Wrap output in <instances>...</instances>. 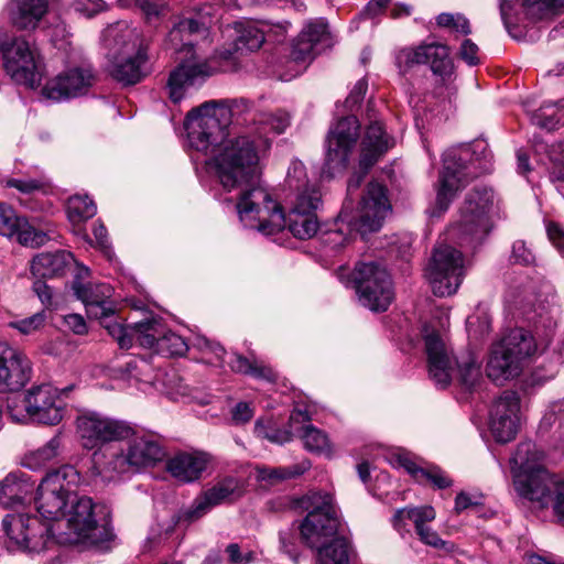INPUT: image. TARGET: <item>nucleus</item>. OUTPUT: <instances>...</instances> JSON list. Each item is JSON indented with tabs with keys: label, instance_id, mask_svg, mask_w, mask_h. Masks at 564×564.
<instances>
[{
	"label": "nucleus",
	"instance_id": "obj_1",
	"mask_svg": "<svg viewBox=\"0 0 564 564\" xmlns=\"http://www.w3.org/2000/svg\"><path fill=\"white\" fill-rule=\"evenodd\" d=\"M230 109L218 101H207L192 109L185 119V129L191 147L205 154H214L223 145L213 162L223 187L231 192L240 189V197L258 184L260 159L271 147L270 134H280L290 124L284 111L261 112L254 119V128L234 139H227Z\"/></svg>",
	"mask_w": 564,
	"mask_h": 564
},
{
	"label": "nucleus",
	"instance_id": "obj_2",
	"mask_svg": "<svg viewBox=\"0 0 564 564\" xmlns=\"http://www.w3.org/2000/svg\"><path fill=\"white\" fill-rule=\"evenodd\" d=\"M91 498L77 492L69 497L68 507L62 517V530L42 522L36 516L7 514L2 521L9 538V547L28 552L44 550L51 538L67 544L84 543L106 549L113 539L108 520L97 522Z\"/></svg>",
	"mask_w": 564,
	"mask_h": 564
},
{
	"label": "nucleus",
	"instance_id": "obj_3",
	"mask_svg": "<svg viewBox=\"0 0 564 564\" xmlns=\"http://www.w3.org/2000/svg\"><path fill=\"white\" fill-rule=\"evenodd\" d=\"M394 145V140L386 132L380 121L371 122L360 143L359 172L354 173L347 184V198L344 202L339 218L349 227L366 236L380 230L383 220L391 212L387 188L382 184L371 182L367 186L356 215H352V194L364 181L368 171Z\"/></svg>",
	"mask_w": 564,
	"mask_h": 564
},
{
	"label": "nucleus",
	"instance_id": "obj_4",
	"mask_svg": "<svg viewBox=\"0 0 564 564\" xmlns=\"http://www.w3.org/2000/svg\"><path fill=\"white\" fill-rule=\"evenodd\" d=\"M207 26L193 18H183L174 23L165 40L166 50L176 55L177 66L171 70L166 89L170 99L177 104L186 97L189 88L202 84L212 76V67L199 61L195 54L194 42L205 34Z\"/></svg>",
	"mask_w": 564,
	"mask_h": 564
},
{
	"label": "nucleus",
	"instance_id": "obj_5",
	"mask_svg": "<svg viewBox=\"0 0 564 564\" xmlns=\"http://www.w3.org/2000/svg\"><path fill=\"white\" fill-rule=\"evenodd\" d=\"M239 218L245 227L270 236L288 227L290 232L302 240L312 238L318 230L315 214L289 213L288 218L281 206L272 199L264 187H253L237 203Z\"/></svg>",
	"mask_w": 564,
	"mask_h": 564
},
{
	"label": "nucleus",
	"instance_id": "obj_6",
	"mask_svg": "<svg viewBox=\"0 0 564 564\" xmlns=\"http://www.w3.org/2000/svg\"><path fill=\"white\" fill-rule=\"evenodd\" d=\"M425 333L429 375L435 383L445 388L456 373L463 386L473 388L481 378L477 359L471 354H467L453 360L444 338L435 330L429 332L425 328Z\"/></svg>",
	"mask_w": 564,
	"mask_h": 564
},
{
	"label": "nucleus",
	"instance_id": "obj_7",
	"mask_svg": "<svg viewBox=\"0 0 564 564\" xmlns=\"http://www.w3.org/2000/svg\"><path fill=\"white\" fill-rule=\"evenodd\" d=\"M301 507L307 511L299 525L303 542L321 546L341 533L343 523L334 497L328 492L313 491L301 499Z\"/></svg>",
	"mask_w": 564,
	"mask_h": 564
},
{
	"label": "nucleus",
	"instance_id": "obj_8",
	"mask_svg": "<svg viewBox=\"0 0 564 564\" xmlns=\"http://www.w3.org/2000/svg\"><path fill=\"white\" fill-rule=\"evenodd\" d=\"M494 206L492 191L475 187L468 192L459 208L457 220L449 229V235L460 245L476 246L481 243L494 227L491 210Z\"/></svg>",
	"mask_w": 564,
	"mask_h": 564
},
{
	"label": "nucleus",
	"instance_id": "obj_9",
	"mask_svg": "<svg viewBox=\"0 0 564 564\" xmlns=\"http://www.w3.org/2000/svg\"><path fill=\"white\" fill-rule=\"evenodd\" d=\"M535 350L536 345L529 332L511 329L491 350L486 369L488 378L501 384L518 377Z\"/></svg>",
	"mask_w": 564,
	"mask_h": 564
},
{
	"label": "nucleus",
	"instance_id": "obj_10",
	"mask_svg": "<svg viewBox=\"0 0 564 564\" xmlns=\"http://www.w3.org/2000/svg\"><path fill=\"white\" fill-rule=\"evenodd\" d=\"M79 481V473L73 466L64 465L50 471L37 487L36 510L44 521L54 522L57 530H62V517Z\"/></svg>",
	"mask_w": 564,
	"mask_h": 564
},
{
	"label": "nucleus",
	"instance_id": "obj_11",
	"mask_svg": "<svg viewBox=\"0 0 564 564\" xmlns=\"http://www.w3.org/2000/svg\"><path fill=\"white\" fill-rule=\"evenodd\" d=\"M471 158L469 145L449 149L443 159V170L438 178V188L433 216L445 213L457 192L478 176V172L468 163Z\"/></svg>",
	"mask_w": 564,
	"mask_h": 564
},
{
	"label": "nucleus",
	"instance_id": "obj_12",
	"mask_svg": "<svg viewBox=\"0 0 564 564\" xmlns=\"http://www.w3.org/2000/svg\"><path fill=\"white\" fill-rule=\"evenodd\" d=\"M123 37L121 48L110 55L108 72L124 86L135 85L149 73V43L134 30H128Z\"/></svg>",
	"mask_w": 564,
	"mask_h": 564
},
{
	"label": "nucleus",
	"instance_id": "obj_13",
	"mask_svg": "<svg viewBox=\"0 0 564 564\" xmlns=\"http://www.w3.org/2000/svg\"><path fill=\"white\" fill-rule=\"evenodd\" d=\"M351 283L360 303L373 312H384L394 300L393 283L388 271L376 262L358 263Z\"/></svg>",
	"mask_w": 564,
	"mask_h": 564
},
{
	"label": "nucleus",
	"instance_id": "obj_14",
	"mask_svg": "<svg viewBox=\"0 0 564 564\" xmlns=\"http://www.w3.org/2000/svg\"><path fill=\"white\" fill-rule=\"evenodd\" d=\"M463 276V253L447 245L435 247L425 268V278L433 293L436 296H449L456 293Z\"/></svg>",
	"mask_w": 564,
	"mask_h": 564
},
{
	"label": "nucleus",
	"instance_id": "obj_15",
	"mask_svg": "<svg viewBox=\"0 0 564 564\" xmlns=\"http://www.w3.org/2000/svg\"><path fill=\"white\" fill-rule=\"evenodd\" d=\"M360 123L355 116L339 119L326 137V154L323 174L333 177L346 170L349 156L359 138Z\"/></svg>",
	"mask_w": 564,
	"mask_h": 564
},
{
	"label": "nucleus",
	"instance_id": "obj_16",
	"mask_svg": "<svg viewBox=\"0 0 564 564\" xmlns=\"http://www.w3.org/2000/svg\"><path fill=\"white\" fill-rule=\"evenodd\" d=\"M124 452L117 454L111 462L112 469L119 474L130 469L139 471L154 467L166 455L159 435L153 433L134 434Z\"/></svg>",
	"mask_w": 564,
	"mask_h": 564
},
{
	"label": "nucleus",
	"instance_id": "obj_17",
	"mask_svg": "<svg viewBox=\"0 0 564 564\" xmlns=\"http://www.w3.org/2000/svg\"><path fill=\"white\" fill-rule=\"evenodd\" d=\"M77 433L85 448L96 449L107 443L129 438L132 427L123 421L90 412L77 419Z\"/></svg>",
	"mask_w": 564,
	"mask_h": 564
},
{
	"label": "nucleus",
	"instance_id": "obj_18",
	"mask_svg": "<svg viewBox=\"0 0 564 564\" xmlns=\"http://www.w3.org/2000/svg\"><path fill=\"white\" fill-rule=\"evenodd\" d=\"M397 64L403 73L415 65L429 64L433 74L443 82L449 80L454 73L448 46L435 42L401 50L397 55Z\"/></svg>",
	"mask_w": 564,
	"mask_h": 564
},
{
	"label": "nucleus",
	"instance_id": "obj_19",
	"mask_svg": "<svg viewBox=\"0 0 564 564\" xmlns=\"http://www.w3.org/2000/svg\"><path fill=\"white\" fill-rule=\"evenodd\" d=\"M26 415L34 422L56 425L65 414L66 403L61 392L51 384L35 386L23 398Z\"/></svg>",
	"mask_w": 564,
	"mask_h": 564
},
{
	"label": "nucleus",
	"instance_id": "obj_20",
	"mask_svg": "<svg viewBox=\"0 0 564 564\" xmlns=\"http://www.w3.org/2000/svg\"><path fill=\"white\" fill-rule=\"evenodd\" d=\"M520 398L513 391H503L492 403L489 429L499 443L512 441L520 427Z\"/></svg>",
	"mask_w": 564,
	"mask_h": 564
},
{
	"label": "nucleus",
	"instance_id": "obj_21",
	"mask_svg": "<svg viewBox=\"0 0 564 564\" xmlns=\"http://www.w3.org/2000/svg\"><path fill=\"white\" fill-rule=\"evenodd\" d=\"M32 377V364L20 349L0 343V392L23 388Z\"/></svg>",
	"mask_w": 564,
	"mask_h": 564
},
{
	"label": "nucleus",
	"instance_id": "obj_22",
	"mask_svg": "<svg viewBox=\"0 0 564 564\" xmlns=\"http://www.w3.org/2000/svg\"><path fill=\"white\" fill-rule=\"evenodd\" d=\"M95 79L89 67L70 68L50 79L43 87L42 94L54 101L78 97L89 90Z\"/></svg>",
	"mask_w": 564,
	"mask_h": 564
},
{
	"label": "nucleus",
	"instance_id": "obj_23",
	"mask_svg": "<svg viewBox=\"0 0 564 564\" xmlns=\"http://www.w3.org/2000/svg\"><path fill=\"white\" fill-rule=\"evenodd\" d=\"M561 480L560 476L551 474L546 468H540L527 474L517 473L513 485L519 496L546 508Z\"/></svg>",
	"mask_w": 564,
	"mask_h": 564
},
{
	"label": "nucleus",
	"instance_id": "obj_24",
	"mask_svg": "<svg viewBox=\"0 0 564 564\" xmlns=\"http://www.w3.org/2000/svg\"><path fill=\"white\" fill-rule=\"evenodd\" d=\"M75 294L85 304L90 317L105 321L115 314V306L110 300L112 288L107 283H86L74 286Z\"/></svg>",
	"mask_w": 564,
	"mask_h": 564
},
{
	"label": "nucleus",
	"instance_id": "obj_25",
	"mask_svg": "<svg viewBox=\"0 0 564 564\" xmlns=\"http://www.w3.org/2000/svg\"><path fill=\"white\" fill-rule=\"evenodd\" d=\"M329 40L328 24L324 19L308 21L292 45L291 56L296 62L314 58L318 45Z\"/></svg>",
	"mask_w": 564,
	"mask_h": 564
},
{
	"label": "nucleus",
	"instance_id": "obj_26",
	"mask_svg": "<svg viewBox=\"0 0 564 564\" xmlns=\"http://www.w3.org/2000/svg\"><path fill=\"white\" fill-rule=\"evenodd\" d=\"M308 421L310 415L307 411L295 410L290 415V429L299 434L304 447L308 452L329 455L332 447L327 434L307 423Z\"/></svg>",
	"mask_w": 564,
	"mask_h": 564
},
{
	"label": "nucleus",
	"instance_id": "obj_27",
	"mask_svg": "<svg viewBox=\"0 0 564 564\" xmlns=\"http://www.w3.org/2000/svg\"><path fill=\"white\" fill-rule=\"evenodd\" d=\"M209 456L202 452H180L166 463L167 471L178 481L197 480L207 468Z\"/></svg>",
	"mask_w": 564,
	"mask_h": 564
},
{
	"label": "nucleus",
	"instance_id": "obj_28",
	"mask_svg": "<svg viewBox=\"0 0 564 564\" xmlns=\"http://www.w3.org/2000/svg\"><path fill=\"white\" fill-rule=\"evenodd\" d=\"M34 489V482L22 471H11L0 480V507L4 509L23 505Z\"/></svg>",
	"mask_w": 564,
	"mask_h": 564
},
{
	"label": "nucleus",
	"instance_id": "obj_29",
	"mask_svg": "<svg viewBox=\"0 0 564 564\" xmlns=\"http://www.w3.org/2000/svg\"><path fill=\"white\" fill-rule=\"evenodd\" d=\"M50 0H12L10 19L19 30H35L48 12Z\"/></svg>",
	"mask_w": 564,
	"mask_h": 564
},
{
	"label": "nucleus",
	"instance_id": "obj_30",
	"mask_svg": "<svg viewBox=\"0 0 564 564\" xmlns=\"http://www.w3.org/2000/svg\"><path fill=\"white\" fill-rule=\"evenodd\" d=\"M73 257L65 250L43 252L33 258L31 272L36 279H52L65 273Z\"/></svg>",
	"mask_w": 564,
	"mask_h": 564
},
{
	"label": "nucleus",
	"instance_id": "obj_31",
	"mask_svg": "<svg viewBox=\"0 0 564 564\" xmlns=\"http://www.w3.org/2000/svg\"><path fill=\"white\" fill-rule=\"evenodd\" d=\"M542 459L543 453L538 449L534 443L530 441L520 443L510 458L512 478L516 479L517 473L523 471L527 474L544 468L541 464Z\"/></svg>",
	"mask_w": 564,
	"mask_h": 564
},
{
	"label": "nucleus",
	"instance_id": "obj_32",
	"mask_svg": "<svg viewBox=\"0 0 564 564\" xmlns=\"http://www.w3.org/2000/svg\"><path fill=\"white\" fill-rule=\"evenodd\" d=\"M314 549L317 550V564H349L352 551L350 540L341 533Z\"/></svg>",
	"mask_w": 564,
	"mask_h": 564
},
{
	"label": "nucleus",
	"instance_id": "obj_33",
	"mask_svg": "<svg viewBox=\"0 0 564 564\" xmlns=\"http://www.w3.org/2000/svg\"><path fill=\"white\" fill-rule=\"evenodd\" d=\"M163 325L156 318H148L130 325L132 345L138 344L143 348H156Z\"/></svg>",
	"mask_w": 564,
	"mask_h": 564
},
{
	"label": "nucleus",
	"instance_id": "obj_34",
	"mask_svg": "<svg viewBox=\"0 0 564 564\" xmlns=\"http://www.w3.org/2000/svg\"><path fill=\"white\" fill-rule=\"evenodd\" d=\"M235 30L237 35L232 44L242 54L259 50L264 42L263 32L251 23H236Z\"/></svg>",
	"mask_w": 564,
	"mask_h": 564
},
{
	"label": "nucleus",
	"instance_id": "obj_35",
	"mask_svg": "<svg viewBox=\"0 0 564 564\" xmlns=\"http://www.w3.org/2000/svg\"><path fill=\"white\" fill-rule=\"evenodd\" d=\"M61 454V437L55 435L42 447L30 452L24 457V466L30 469H39L53 463Z\"/></svg>",
	"mask_w": 564,
	"mask_h": 564
},
{
	"label": "nucleus",
	"instance_id": "obj_36",
	"mask_svg": "<svg viewBox=\"0 0 564 564\" xmlns=\"http://www.w3.org/2000/svg\"><path fill=\"white\" fill-rule=\"evenodd\" d=\"M97 207L87 195H74L67 200V215L73 224H79L93 218Z\"/></svg>",
	"mask_w": 564,
	"mask_h": 564
},
{
	"label": "nucleus",
	"instance_id": "obj_37",
	"mask_svg": "<svg viewBox=\"0 0 564 564\" xmlns=\"http://www.w3.org/2000/svg\"><path fill=\"white\" fill-rule=\"evenodd\" d=\"M228 364L230 368L236 372L250 375L256 378H262L267 380L274 379V372L270 367L259 364L256 360H249L242 355H232Z\"/></svg>",
	"mask_w": 564,
	"mask_h": 564
},
{
	"label": "nucleus",
	"instance_id": "obj_38",
	"mask_svg": "<svg viewBox=\"0 0 564 564\" xmlns=\"http://www.w3.org/2000/svg\"><path fill=\"white\" fill-rule=\"evenodd\" d=\"M531 121L533 124L551 131L564 124V112L557 105H543L531 115Z\"/></svg>",
	"mask_w": 564,
	"mask_h": 564
},
{
	"label": "nucleus",
	"instance_id": "obj_39",
	"mask_svg": "<svg viewBox=\"0 0 564 564\" xmlns=\"http://www.w3.org/2000/svg\"><path fill=\"white\" fill-rule=\"evenodd\" d=\"M435 510L431 506H422L414 508H404L395 511L393 516L394 527H398L401 521L405 518L410 519L415 530L429 525V522H432L435 519Z\"/></svg>",
	"mask_w": 564,
	"mask_h": 564
},
{
	"label": "nucleus",
	"instance_id": "obj_40",
	"mask_svg": "<svg viewBox=\"0 0 564 564\" xmlns=\"http://www.w3.org/2000/svg\"><path fill=\"white\" fill-rule=\"evenodd\" d=\"M241 55L242 53L240 51H236V46L234 44L229 45V47H224L217 51L212 58V62L216 63L217 67L207 63L213 69L212 75L216 70L224 73L237 70L240 65Z\"/></svg>",
	"mask_w": 564,
	"mask_h": 564
},
{
	"label": "nucleus",
	"instance_id": "obj_41",
	"mask_svg": "<svg viewBox=\"0 0 564 564\" xmlns=\"http://www.w3.org/2000/svg\"><path fill=\"white\" fill-rule=\"evenodd\" d=\"M238 490V480L232 477H227L218 481L215 486L205 491L207 499L214 506H218L223 502L230 500V498Z\"/></svg>",
	"mask_w": 564,
	"mask_h": 564
},
{
	"label": "nucleus",
	"instance_id": "obj_42",
	"mask_svg": "<svg viewBox=\"0 0 564 564\" xmlns=\"http://www.w3.org/2000/svg\"><path fill=\"white\" fill-rule=\"evenodd\" d=\"M156 349L159 352L167 356H183L188 349V346L183 337L180 335L162 329Z\"/></svg>",
	"mask_w": 564,
	"mask_h": 564
},
{
	"label": "nucleus",
	"instance_id": "obj_43",
	"mask_svg": "<svg viewBox=\"0 0 564 564\" xmlns=\"http://www.w3.org/2000/svg\"><path fill=\"white\" fill-rule=\"evenodd\" d=\"M436 23L441 28L463 35H468L471 32L469 20L462 13H441L436 18Z\"/></svg>",
	"mask_w": 564,
	"mask_h": 564
},
{
	"label": "nucleus",
	"instance_id": "obj_44",
	"mask_svg": "<svg viewBox=\"0 0 564 564\" xmlns=\"http://www.w3.org/2000/svg\"><path fill=\"white\" fill-rule=\"evenodd\" d=\"M18 241L26 247H41L47 240V235L41 230H36L24 218L19 227V231L14 235Z\"/></svg>",
	"mask_w": 564,
	"mask_h": 564
},
{
	"label": "nucleus",
	"instance_id": "obj_45",
	"mask_svg": "<svg viewBox=\"0 0 564 564\" xmlns=\"http://www.w3.org/2000/svg\"><path fill=\"white\" fill-rule=\"evenodd\" d=\"M319 202L321 194L317 189L305 188L303 192L296 195L295 202L290 212L314 214V210L318 207Z\"/></svg>",
	"mask_w": 564,
	"mask_h": 564
},
{
	"label": "nucleus",
	"instance_id": "obj_46",
	"mask_svg": "<svg viewBox=\"0 0 564 564\" xmlns=\"http://www.w3.org/2000/svg\"><path fill=\"white\" fill-rule=\"evenodd\" d=\"M23 219L18 217L10 206L0 204V235L14 237Z\"/></svg>",
	"mask_w": 564,
	"mask_h": 564
},
{
	"label": "nucleus",
	"instance_id": "obj_47",
	"mask_svg": "<svg viewBox=\"0 0 564 564\" xmlns=\"http://www.w3.org/2000/svg\"><path fill=\"white\" fill-rule=\"evenodd\" d=\"M46 315L44 312H39L30 317L14 321L10 323L12 328L18 329L23 335H31L41 329L45 324Z\"/></svg>",
	"mask_w": 564,
	"mask_h": 564
},
{
	"label": "nucleus",
	"instance_id": "obj_48",
	"mask_svg": "<svg viewBox=\"0 0 564 564\" xmlns=\"http://www.w3.org/2000/svg\"><path fill=\"white\" fill-rule=\"evenodd\" d=\"M109 335L117 340L120 348L128 349L132 347V337L130 335V325H122L117 322H102Z\"/></svg>",
	"mask_w": 564,
	"mask_h": 564
},
{
	"label": "nucleus",
	"instance_id": "obj_49",
	"mask_svg": "<svg viewBox=\"0 0 564 564\" xmlns=\"http://www.w3.org/2000/svg\"><path fill=\"white\" fill-rule=\"evenodd\" d=\"M213 507L209 499H207V496L204 494L200 497H197L193 505L186 509L182 516L181 519L188 522H194L205 516Z\"/></svg>",
	"mask_w": 564,
	"mask_h": 564
},
{
	"label": "nucleus",
	"instance_id": "obj_50",
	"mask_svg": "<svg viewBox=\"0 0 564 564\" xmlns=\"http://www.w3.org/2000/svg\"><path fill=\"white\" fill-rule=\"evenodd\" d=\"M8 187L17 188L22 194H32L44 189L43 178H11L7 181Z\"/></svg>",
	"mask_w": 564,
	"mask_h": 564
},
{
	"label": "nucleus",
	"instance_id": "obj_51",
	"mask_svg": "<svg viewBox=\"0 0 564 564\" xmlns=\"http://www.w3.org/2000/svg\"><path fill=\"white\" fill-rule=\"evenodd\" d=\"M420 541L425 545L432 546L438 550H448V542L442 540L436 531L431 527L425 525L415 530Z\"/></svg>",
	"mask_w": 564,
	"mask_h": 564
},
{
	"label": "nucleus",
	"instance_id": "obj_52",
	"mask_svg": "<svg viewBox=\"0 0 564 564\" xmlns=\"http://www.w3.org/2000/svg\"><path fill=\"white\" fill-rule=\"evenodd\" d=\"M308 468H310V463L302 462L301 464H296L293 466L275 468V469L271 470V473L269 474L268 477L272 478V479H279V480L295 478V477L304 474Z\"/></svg>",
	"mask_w": 564,
	"mask_h": 564
},
{
	"label": "nucleus",
	"instance_id": "obj_53",
	"mask_svg": "<svg viewBox=\"0 0 564 564\" xmlns=\"http://www.w3.org/2000/svg\"><path fill=\"white\" fill-rule=\"evenodd\" d=\"M423 481H430L438 489H445L452 485V480L437 466L424 468V476L421 482Z\"/></svg>",
	"mask_w": 564,
	"mask_h": 564
},
{
	"label": "nucleus",
	"instance_id": "obj_54",
	"mask_svg": "<svg viewBox=\"0 0 564 564\" xmlns=\"http://www.w3.org/2000/svg\"><path fill=\"white\" fill-rule=\"evenodd\" d=\"M511 258L514 262L524 265L533 263L535 259L532 250L528 248L523 240H517L513 242Z\"/></svg>",
	"mask_w": 564,
	"mask_h": 564
},
{
	"label": "nucleus",
	"instance_id": "obj_55",
	"mask_svg": "<svg viewBox=\"0 0 564 564\" xmlns=\"http://www.w3.org/2000/svg\"><path fill=\"white\" fill-rule=\"evenodd\" d=\"M286 183L290 188L300 189L306 185V175L304 166L300 162H295L288 171Z\"/></svg>",
	"mask_w": 564,
	"mask_h": 564
},
{
	"label": "nucleus",
	"instance_id": "obj_56",
	"mask_svg": "<svg viewBox=\"0 0 564 564\" xmlns=\"http://www.w3.org/2000/svg\"><path fill=\"white\" fill-rule=\"evenodd\" d=\"M554 517L561 523H564V479L557 485L551 497Z\"/></svg>",
	"mask_w": 564,
	"mask_h": 564
},
{
	"label": "nucleus",
	"instance_id": "obj_57",
	"mask_svg": "<svg viewBox=\"0 0 564 564\" xmlns=\"http://www.w3.org/2000/svg\"><path fill=\"white\" fill-rule=\"evenodd\" d=\"M75 10L86 17H93L105 8L104 0H76Z\"/></svg>",
	"mask_w": 564,
	"mask_h": 564
},
{
	"label": "nucleus",
	"instance_id": "obj_58",
	"mask_svg": "<svg viewBox=\"0 0 564 564\" xmlns=\"http://www.w3.org/2000/svg\"><path fill=\"white\" fill-rule=\"evenodd\" d=\"M323 242L333 250L344 247L349 238L340 229L328 230L322 236Z\"/></svg>",
	"mask_w": 564,
	"mask_h": 564
},
{
	"label": "nucleus",
	"instance_id": "obj_59",
	"mask_svg": "<svg viewBox=\"0 0 564 564\" xmlns=\"http://www.w3.org/2000/svg\"><path fill=\"white\" fill-rule=\"evenodd\" d=\"M395 460L398 465L404 468L416 481H422V477L424 476L423 467L417 466L416 463L404 456V454L397 455Z\"/></svg>",
	"mask_w": 564,
	"mask_h": 564
},
{
	"label": "nucleus",
	"instance_id": "obj_60",
	"mask_svg": "<svg viewBox=\"0 0 564 564\" xmlns=\"http://www.w3.org/2000/svg\"><path fill=\"white\" fill-rule=\"evenodd\" d=\"M478 46L469 39H466L459 50V56L464 59L468 65H477L479 63L478 58Z\"/></svg>",
	"mask_w": 564,
	"mask_h": 564
},
{
	"label": "nucleus",
	"instance_id": "obj_61",
	"mask_svg": "<svg viewBox=\"0 0 564 564\" xmlns=\"http://www.w3.org/2000/svg\"><path fill=\"white\" fill-rule=\"evenodd\" d=\"M253 416V411L246 402H239L231 411V419L235 424L240 425L249 422Z\"/></svg>",
	"mask_w": 564,
	"mask_h": 564
},
{
	"label": "nucleus",
	"instance_id": "obj_62",
	"mask_svg": "<svg viewBox=\"0 0 564 564\" xmlns=\"http://www.w3.org/2000/svg\"><path fill=\"white\" fill-rule=\"evenodd\" d=\"M549 239L558 249L560 252L564 253V229L554 223H550L546 227Z\"/></svg>",
	"mask_w": 564,
	"mask_h": 564
},
{
	"label": "nucleus",
	"instance_id": "obj_63",
	"mask_svg": "<svg viewBox=\"0 0 564 564\" xmlns=\"http://www.w3.org/2000/svg\"><path fill=\"white\" fill-rule=\"evenodd\" d=\"M65 326L77 335H84L87 332V325L84 317L79 314H68L64 316Z\"/></svg>",
	"mask_w": 564,
	"mask_h": 564
},
{
	"label": "nucleus",
	"instance_id": "obj_64",
	"mask_svg": "<svg viewBox=\"0 0 564 564\" xmlns=\"http://www.w3.org/2000/svg\"><path fill=\"white\" fill-rule=\"evenodd\" d=\"M226 552L228 553L232 564H248L252 561L253 557L252 552H248L247 554L242 555L239 545L236 543L229 544L226 549Z\"/></svg>",
	"mask_w": 564,
	"mask_h": 564
}]
</instances>
